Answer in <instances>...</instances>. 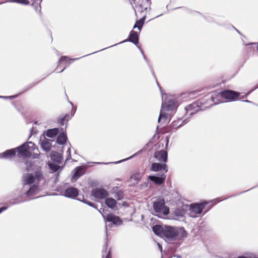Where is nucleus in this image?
Wrapping results in <instances>:
<instances>
[{"label": "nucleus", "mask_w": 258, "mask_h": 258, "mask_svg": "<svg viewBox=\"0 0 258 258\" xmlns=\"http://www.w3.org/2000/svg\"><path fill=\"white\" fill-rule=\"evenodd\" d=\"M26 171H33L24 174L22 177L23 184V192L25 196L29 199H32L39 190V186L41 182L45 181V178L41 167H36L31 161H26Z\"/></svg>", "instance_id": "nucleus-1"}, {"label": "nucleus", "mask_w": 258, "mask_h": 258, "mask_svg": "<svg viewBox=\"0 0 258 258\" xmlns=\"http://www.w3.org/2000/svg\"><path fill=\"white\" fill-rule=\"evenodd\" d=\"M17 153L19 157H32L35 159L39 158L40 156L38 148L32 142H28L17 148L6 150L0 156L1 158L10 159L15 157Z\"/></svg>", "instance_id": "nucleus-2"}, {"label": "nucleus", "mask_w": 258, "mask_h": 258, "mask_svg": "<svg viewBox=\"0 0 258 258\" xmlns=\"http://www.w3.org/2000/svg\"><path fill=\"white\" fill-rule=\"evenodd\" d=\"M162 103L158 122L160 123L162 119L165 120L168 116L174 111L177 108V100L175 96L164 94L162 96Z\"/></svg>", "instance_id": "nucleus-3"}, {"label": "nucleus", "mask_w": 258, "mask_h": 258, "mask_svg": "<svg viewBox=\"0 0 258 258\" xmlns=\"http://www.w3.org/2000/svg\"><path fill=\"white\" fill-rule=\"evenodd\" d=\"M239 93L234 91L226 90L220 92L216 96L218 101L215 100L216 99L212 95L211 99L214 104H218L220 102H230L236 100L239 96Z\"/></svg>", "instance_id": "nucleus-4"}, {"label": "nucleus", "mask_w": 258, "mask_h": 258, "mask_svg": "<svg viewBox=\"0 0 258 258\" xmlns=\"http://www.w3.org/2000/svg\"><path fill=\"white\" fill-rule=\"evenodd\" d=\"M207 204V203L206 202H205L203 203H195L191 204L188 211V215L192 218L199 217L201 215L205 206Z\"/></svg>", "instance_id": "nucleus-5"}, {"label": "nucleus", "mask_w": 258, "mask_h": 258, "mask_svg": "<svg viewBox=\"0 0 258 258\" xmlns=\"http://www.w3.org/2000/svg\"><path fill=\"white\" fill-rule=\"evenodd\" d=\"M184 231L183 228L177 229L171 227H167L165 229L163 237L168 239H179L181 237L180 233Z\"/></svg>", "instance_id": "nucleus-6"}, {"label": "nucleus", "mask_w": 258, "mask_h": 258, "mask_svg": "<svg viewBox=\"0 0 258 258\" xmlns=\"http://www.w3.org/2000/svg\"><path fill=\"white\" fill-rule=\"evenodd\" d=\"M153 208L156 213L167 215L169 214V208L165 205L164 199H158L153 203Z\"/></svg>", "instance_id": "nucleus-7"}, {"label": "nucleus", "mask_w": 258, "mask_h": 258, "mask_svg": "<svg viewBox=\"0 0 258 258\" xmlns=\"http://www.w3.org/2000/svg\"><path fill=\"white\" fill-rule=\"evenodd\" d=\"M91 195L96 199H104L108 197V192L103 188H95L92 189Z\"/></svg>", "instance_id": "nucleus-8"}, {"label": "nucleus", "mask_w": 258, "mask_h": 258, "mask_svg": "<svg viewBox=\"0 0 258 258\" xmlns=\"http://www.w3.org/2000/svg\"><path fill=\"white\" fill-rule=\"evenodd\" d=\"M151 170L155 172L163 171V173L165 174L168 172L167 165L166 163L163 164L153 163L152 164Z\"/></svg>", "instance_id": "nucleus-9"}, {"label": "nucleus", "mask_w": 258, "mask_h": 258, "mask_svg": "<svg viewBox=\"0 0 258 258\" xmlns=\"http://www.w3.org/2000/svg\"><path fill=\"white\" fill-rule=\"evenodd\" d=\"M86 171V168L82 166H78L75 168L74 171V174L72 177V180L76 181L80 177L83 175Z\"/></svg>", "instance_id": "nucleus-10"}, {"label": "nucleus", "mask_w": 258, "mask_h": 258, "mask_svg": "<svg viewBox=\"0 0 258 258\" xmlns=\"http://www.w3.org/2000/svg\"><path fill=\"white\" fill-rule=\"evenodd\" d=\"M166 178V175L164 173H162L159 176H149L148 178L152 181L157 185H161L163 184Z\"/></svg>", "instance_id": "nucleus-11"}, {"label": "nucleus", "mask_w": 258, "mask_h": 258, "mask_svg": "<svg viewBox=\"0 0 258 258\" xmlns=\"http://www.w3.org/2000/svg\"><path fill=\"white\" fill-rule=\"evenodd\" d=\"M63 195L69 198L75 199L78 195V190L75 187H69L64 190Z\"/></svg>", "instance_id": "nucleus-12"}, {"label": "nucleus", "mask_w": 258, "mask_h": 258, "mask_svg": "<svg viewBox=\"0 0 258 258\" xmlns=\"http://www.w3.org/2000/svg\"><path fill=\"white\" fill-rule=\"evenodd\" d=\"M107 242L108 234L107 232H106L105 243L102 250V258H111L112 256L111 249L110 248L108 250H107Z\"/></svg>", "instance_id": "nucleus-13"}, {"label": "nucleus", "mask_w": 258, "mask_h": 258, "mask_svg": "<svg viewBox=\"0 0 258 258\" xmlns=\"http://www.w3.org/2000/svg\"><path fill=\"white\" fill-rule=\"evenodd\" d=\"M104 219L108 222H111L115 225H120L121 224L122 221L120 219V218L114 215L113 214H108L107 215L106 218L105 219V217L104 216L103 214H102Z\"/></svg>", "instance_id": "nucleus-14"}, {"label": "nucleus", "mask_w": 258, "mask_h": 258, "mask_svg": "<svg viewBox=\"0 0 258 258\" xmlns=\"http://www.w3.org/2000/svg\"><path fill=\"white\" fill-rule=\"evenodd\" d=\"M155 158L157 160L166 163L167 160V153L165 151L160 150L155 152Z\"/></svg>", "instance_id": "nucleus-15"}, {"label": "nucleus", "mask_w": 258, "mask_h": 258, "mask_svg": "<svg viewBox=\"0 0 258 258\" xmlns=\"http://www.w3.org/2000/svg\"><path fill=\"white\" fill-rule=\"evenodd\" d=\"M130 41L137 45L139 42V34L137 32L132 30L130 33L128 38L122 42Z\"/></svg>", "instance_id": "nucleus-16"}, {"label": "nucleus", "mask_w": 258, "mask_h": 258, "mask_svg": "<svg viewBox=\"0 0 258 258\" xmlns=\"http://www.w3.org/2000/svg\"><path fill=\"white\" fill-rule=\"evenodd\" d=\"M183 121L181 119H179L177 120L173 121L167 127V132H173L176 131L177 128L180 127L183 123Z\"/></svg>", "instance_id": "nucleus-17"}, {"label": "nucleus", "mask_w": 258, "mask_h": 258, "mask_svg": "<svg viewBox=\"0 0 258 258\" xmlns=\"http://www.w3.org/2000/svg\"><path fill=\"white\" fill-rule=\"evenodd\" d=\"M143 177V174L137 172L133 173L130 177V181L133 182V184H136L139 183Z\"/></svg>", "instance_id": "nucleus-18"}, {"label": "nucleus", "mask_w": 258, "mask_h": 258, "mask_svg": "<svg viewBox=\"0 0 258 258\" xmlns=\"http://www.w3.org/2000/svg\"><path fill=\"white\" fill-rule=\"evenodd\" d=\"M40 144L42 149L44 151L48 152L50 150L51 145L49 140L45 139L42 141L41 140Z\"/></svg>", "instance_id": "nucleus-19"}, {"label": "nucleus", "mask_w": 258, "mask_h": 258, "mask_svg": "<svg viewBox=\"0 0 258 258\" xmlns=\"http://www.w3.org/2000/svg\"><path fill=\"white\" fill-rule=\"evenodd\" d=\"M152 229L155 234L160 237H163L165 229H164L161 226L156 225L154 226Z\"/></svg>", "instance_id": "nucleus-20"}, {"label": "nucleus", "mask_w": 258, "mask_h": 258, "mask_svg": "<svg viewBox=\"0 0 258 258\" xmlns=\"http://www.w3.org/2000/svg\"><path fill=\"white\" fill-rule=\"evenodd\" d=\"M50 158L52 162L59 164L61 161L62 156L57 152H52L50 155Z\"/></svg>", "instance_id": "nucleus-21"}, {"label": "nucleus", "mask_w": 258, "mask_h": 258, "mask_svg": "<svg viewBox=\"0 0 258 258\" xmlns=\"http://www.w3.org/2000/svg\"><path fill=\"white\" fill-rule=\"evenodd\" d=\"M59 132L58 128H53L52 129H49L46 133V135L49 138H53L56 136Z\"/></svg>", "instance_id": "nucleus-22"}, {"label": "nucleus", "mask_w": 258, "mask_h": 258, "mask_svg": "<svg viewBox=\"0 0 258 258\" xmlns=\"http://www.w3.org/2000/svg\"><path fill=\"white\" fill-rule=\"evenodd\" d=\"M106 205L111 209H114L116 206V201L112 198H107L105 200Z\"/></svg>", "instance_id": "nucleus-23"}, {"label": "nucleus", "mask_w": 258, "mask_h": 258, "mask_svg": "<svg viewBox=\"0 0 258 258\" xmlns=\"http://www.w3.org/2000/svg\"><path fill=\"white\" fill-rule=\"evenodd\" d=\"M198 105H197L196 103H192L191 104H190L188 106H187L185 109H186L187 112L189 113V115H192L194 113H195V112L199 110V108H198L197 109H195L194 111H192V110L195 108V107H198Z\"/></svg>", "instance_id": "nucleus-24"}, {"label": "nucleus", "mask_w": 258, "mask_h": 258, "mask_svg": "<svg viewBox=\"0 0 258 258\" xmlns=\"http://www.w3.org/2000/svg\"><path fill=\"white\" fill-rule=\"evenodd\" d=\"M67 136L64 133L60 134L57 138L56 142L58 144L62 145L64 144L67 141Z\"/></svg>", "instance_id": "nucleus-25"}, {"label": "nucleus", "mask_w": 258, "mask_h": 258, "mask_svg": "<svg viewBox=\"0 0 258 258\" xmlns=\"http://www.w3.org/2000/svg\"><path fill=\"white\" fill-rule=\"evenodd\" d=\"M145 17H143L139 20H137L136 24L134 26V28H138L139 31L140 32L145 22Z\"/></svg>", "instance_id": "nucleus-26"}, {"label": "nucleus", "mask_w": 258, "mask_h": 258, "mask_svg": "<svg viewBox=\"0 0 258 258\" xmlns=\"http://www.w3.org/2000/svg\"><path fill=\"white\" fill-rule=\"evenodd\" d=\"M11 2L24 5H27L29 4V1L28 0H12Z\"/></svg>", "instance_id": "nucleus-27"}, {"label": "nucleus", "mask_w": 258, "mask_h": 258, "mask_svg": "<svg viewBox=\"0 0 258 258\" xmlns=\"http://www.w3.org/2000/svg\"><path fill=\"white\" fill-rule=\"evenodd\" d=\"M78 58H74V59H69V58L66 56H62L59 60V64L62 63L63 61H67V60H77L78 59Z\"/></svg>", "instance_id": "nucleus-28"}, {"label": "nucleus", "mask_w": 258, "mask_h": 258, "mask_svg": "<svg viewBox=\"0 0 258 258\" xmlns=\"http://www.w3.org/2000/svg\"><path fill=\"white\" fill-rule=\"evenodd\" d=\"M25 201H26V200H19V199H16L11 200L10 202V203L12 205H15V204H17L23 202Z\"/></svg>", "instance_id": "nucleus-29"}, {"label": "nucleus", "mask_w": 258, "mask_h": 258, "mask_svg": "<svg viewBox=\"0 0 258 258\" xmlns=\"http://www.w3.org/2000/svg\"><path fill=\"white\" fill-rule=\"evenodd\" d=\"M183 211L181 210L177 209L174 211V214L177 217H182L183 215Z\"/></svg>", "instance_id": "nucleus-30"}, {"label": "nucleus", "mask_w": 258, "mask_h": 258, "mask_svg": "<svg viewBox=\"0 0 258 258\" xmlns=\"http://www.w3.org/2000/svg\"><path fill=\"white\" fill-rule=\"evenodd\" d=\"M50 168L53 171H56L59 168V166L58 165H53L52 164H50L49 165Z\"/></svg>", "instance_id": "nucleus-31"}, {"label": "nucleus", "mask_w": 258, "mask_h": 258, "mask_svg": "<svg viewBox=\"0 0 258 258\" xmlns=\"http://www.w3.org/2000/svg\"><path fill=\"white\" fill-rule=\"evenodd\" d=\"M83 202L86 204H87V205H89L91 207H95V205L94 204L90 202H89L87 200H83Z\"/></svg>", "instance_id": "nucleus-32"}, {"label": "nucleus", "mask_w": 258, "mask_h": 258, "mask_svg": "<svg viewBox=\"0 0 258 258\" xmlns=\"http://www.w3.org/2000/svg\"><path fill=\"white\" fill-rule=\"evenodd\" d=\"M67 153L68 154V157L67 158V160H70L71 159V149L69 148L67 152Z\"/></svg>", "instance_id": "nucleus-33"}, {"label": "nucleus", "mask_w": 258, "mask_h": 258, "mask_svg": "<svg viewBox=\"0 0 258 258\" xmlns=\"http://www.w3.org/2000/svg\"><path fill=\"white\" fill-rule=\"evenodd\" d=\"M64 120H65V119H64V118H63V117L59 118V119H58V122H59V123L60 125H63V124H64L63 122H64Z\"/></svg>", "instance_id": "nucleus-34"}, {"label": "nucleus", "mask_w": 258, "mask_h": 258, "mask_svg": "<svg viewBox=\"0 0 258 258\" xmlns=\"http://www.w3.org/2000/svg\"><path fill=\"white\" fill-rule=\"evenodd\" d=\"M137 154H138V153H136V154H134V155H133V156H131V157H128V158H126V159H125V160H121V161H118V162H117V163H120V162H121V161H125V160H128V159H131V158H132L133 157H135Z\"/></svg>", "instance_id": "nucleus-35"}, {"label": "nucleus", "mask_w": 258, "mask_h": 258, "mask_svg": "<svg viewBox=\"0 0 258 258\" xmlns=\"http://www.w3.org/2000/svg\"><path fill=\"white\" fill-rule=\"evenodd\" d=\"M140 50H141V52L142 54L143 55V57H144L145 60L147 61V62L148 63V60L147 58H146L145 54L144 53V52L141 49H140Z\"/></svg>", "instance_id": "nucleus-36"}, {"label": "nucleus", "mask_w": 258, "mask_h": 258, "mask_svg": "<svg viewBox=\"0 0 258 258\" xmlns=\"http://www.w3.org/2000/svg\"><path fill=\"white\" fill-rule=\"evenodd\" d=\"M7 209V207H3L2 208H0V213H1L4 211L6 210Z\"/></svg>", "instance_id": "nucleus-37"}, {"label": "nucleus", "mask_w": 258, "mask_h": 258, "mask_svg": "<svg viewBox=\"0 0 258 258\" xmlns=\"http://www.w3.org/2000/svg\"><path fill=\"white\" fill-rule=\"evenodd\" d=\"M63 118H64L65 119L68 120L69 119H70V116L69 114H66L64 117Z\"/></svg>", "instance_id": "nucleus-38"}, {"label": "nucleus", "mask_w": 258, "mask_h": 258, "mask_svg": "<svg viewBox=\"0 0 258 258\" xmlns=\"http://www.w3.org/2000/svg\"><path fill=\"white\" fill-rule=\"evenodd\" d=\"M13 97V96H0V98H12Z\"/></svg>", "instance_id": "nucleus-39"}, {"label": "nucleus", "mask_w": 258, "mask_h": 258, "mask_svg": "<svg viewBox=\"0 0 258 258\" xmlns=\"http://www.w3.org/2000/svg\"><path fill=\"white\" fill-rule=\"evenodd\" d=\"M157 244H158L159 249L162 252V246L159 243H158Z\"/></svg>", "instance_id": "nucleus-40"}, {"label": "nucleus", "mask_w": 258, "mask_h": 258, "mask_svg": "<svg viewBox=\"0 0 258 258\" xmlns=\"http://www.w3.org/2000/svg\"><path fill=\"white\" fill-rule=\"evenodd\" d=\"M166 142H167V143H166V146H167V145H168V139L167 138H166Z\"/></svg>", "instance_id": "nucleus-41"}, {"label": "nucleus", "mask_w": 258, "mask_h": 258, "mask_svg": "<svg viewBox=\"0 0 258 258\" xmlns=\"http://www.w3.org/2000/svg\"><path fill=\"white\" fill-rule=\"evenodd\" d=\"M244 101L246 102H249V103H251V102L250 101H248L247 100H245Z\"/></svg>", "instance_id": "nucleus-42"}, {"label": "nucleus", "mask_w": 258, "mask_h": 258, "mask_svg": "<svg viewBox=\"0 0 258 258\" xmlns=\"http://www.w3.org/2000/svg\"><path fill=\"white\" fill-rule=\"evenodd\" d=\"M152 74L153 75H155L154 72L153 71L152 72Z\"/></svg>", "instance_id": "nucleus-43"}, {"label": "nucleus", "mask_w": 258, "mask_h": 258, "mask_svg": "<svg viewBox=\"0 0 258 258\" xmlns=\"http://www.w3.org/2000/svg\"><path fill=\"white\" fill-rule=\"evenodd\" d=\"M257 50H258V43H257Z\"/></svg>", "instance_id": "nucleus-44"}, {"label": "nucleus", "mask_w": 258, "mask_h": 258, "mask_svg": "<svg viewBox=\"0 0 258 258\" xmlns=\"http://www.w3.org/2000/svg\"><path fill=\"white\" fill-rule=\"evenodd\" d=\"M63 70H64V69H62V70H61V71H60L59 72H61L63 71Z\"/></svg>", "instance_id": "nucleus-45"}, {"label": "nucleus", "mask_w": 258, "mask_h": 258, "mask_svg": "<svg viewBox=\"0 0 258 258\" xmlns=\"http://www.w3.org/2000/svg\"><path fill=\"white\" fill-rule=\"evenodd\" d=\"M243 98H244V97H243H243H242V98H240V99H243Z\"/></svg>", "instance_id": "nucleus-46"}, {"label": "nucleus", "mask_w": 258, "mask_h": 258, "mask_svg": "<svg viewBox=\"0 0 258 258\" xmlns=\"http://www.w3.org/2000/svg\"><path fill=\"white\" fill-rule=\"evenodd\" d=\"M146 1H147V2H149V1H150V0H146Z\"/></svg>", "instance_id": "nucleus-47"}]
</instances>
